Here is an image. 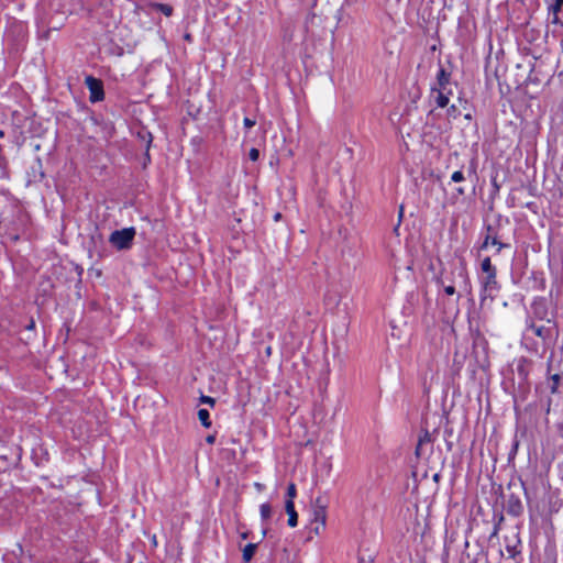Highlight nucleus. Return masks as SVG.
<instances>
[{
	"label": "nucleus",
	"instance_id": "obj_27",
	"mask_svg": "<svg viewBox=\"0 0 563 563\" xmlns=\"http://www.w3.org/2000/svg\"><path fill=\"white\" fill-rule=\"evenodd\" d=\"M429 440H430V439H429V434H428V433H426L423 438H420V439H419V443H418V445H417V454H419L420 446H421L424 442H427V441H429Z\"/></svg>",
	"mask_w": 563,
	"mask_h": 563
},
{
	"label": "nucleus",
	"instance_id": "obj_24",
	"mask_svg": "<svg viewBox=\"0 0 563 563\" xmlns=\"http://www.w3.org/2000/svg\"><path fill=\"white\" fill-rule=\"evenodd\" d=\"M448 114H449L450 117L456 118V117H457V114H459L457 108H456L454 104H452V106L448 109Z\"/></svg>",
	"mask_w": 563,
	"mask_h": 563
},
{
	"label": "nucleus",
	"instance_id": "obj_23",
	"mask_svg": "<svg viewBox=\"0 0 563 563\" xmlns=\"http://www.w3.org/2000/svg\"><path fill=\"white\" fill-rule=\"evenodd\" d=\"M243 124H244V126H245L246 129H251V128H253V126L256 124V122H255V120H253V119H251V118H247V117H246V118H244V120H243Z\"/></svg>",
	"mask_w": 563,
	"mask_h": 563
},
{
	"label": "nucleus",
	"instance_id": "obj_11",
	"mask_svg": "<svg viewBox=\"0 0 563 563\" xmlns=\"http://www.w3.org/2000/svg\"><path fill=\"white\" fill-rule=\"evenodd\" d=\"M481 269L484 275L497 274L496 267L492 264L490 257L488 256L482 260Z\"/></svg>",
	"mask_w": 563,
	"mask_h": 563
},
{
	"label": "nucleus",
	"instance_id": "obj_31",
	"mask_svg": "<svg viewBox=\"0 0 563 563\" xmlns=\"http://www.w3.org/2000/svg\"><path fill=\"white\" fill-rule=\"evenodd\" d=\"M274 218L277 221L280 218V213H276Z\"/></svg>",
	"mask_w": 563,
	"mask_h": 563
},
{
	"label": "nucleus",
	"instance_id": "obj_19",
	"mask_svg": "<svg viewBox=\"0 0 563 563\" xmlns=\"http://www.w3.org/2000/svg\"><path fill=\"white\" fill-rule=\"evenodd\" d=\"M527 360L520 358L518 365H517V372L518 374L526 379L528 377V369L526 368Z\"/></svg>",
	"mask_w": 563,
	"mask_h": 563
},
{
	"label": "nucleus",
	"instance_id": "obj_8",
	"mask_svg": "<svg viewBox=\"0 0 563 563\" xmlns=\"http://www.w3.org/2000/svg\"><path fill=\"white\" fill-rule=\"evenodd\" d=\"M285 510L288 515V526L294 528L298 523V515L295 510V504L291 500H285Z\"/></svg>",
	"mask_w": 563,
	"mask_h": 563
},
{
	"label": "nucleus",
	"instance_id": "obj_17",
	"mask_svg": "<svg viewBox=\"0 0 563 563\" xmlns=\"http://www.w3.org/2000/svg\"><path fill=\"white\" fill-rule=\"evenodd\" d=\"M261 518L266 521L272 517V507L268 503L262 504L260 507Z\"/></svg>",
	"mask_w": 563,
	"mask_h": 563
},
{
	"label": "nucleus",
	"instance_id": "obj_13",
	"mask_svg": "<svg viewBox=\"0 0 563 563\" xmlns=\"http://www.w3.org/2000/svg\"><path fill=\"white\" fill-rule=\"evenodd\" d=\"M151 8L166 16H170L173 14V7L166 3H152Z\"/></svg>",
	"mask_w": 563,
	"mask_h": 563
},
{
	"label": "nucleus",
	"instance_id": "obj_30",
	"mask_svg": "<svg viewBox=\"0 0 563 563\" xmlns=\"http://www.w3.org/2000/svg\"><path fill=\"white\" fill-rule=\"evenodd\" d=\"M456 191L460 194V195H463L464 194V189L462 187L457 188Z\"/></svg>",
	"mask_w": 563,
	"mask_h": 563
},
{
	"label": "nucleus",
	"instance_id": "obj_26",
	"mask_svg": "<svg viewBox=\"0 0 563 563\" xmlns=\"http://www.w3.org/2000/svg\"><path fill=\"white\" fill-rule=\"evenodd\" d=\"M455 287L453 285H448L444 287V292L448 295V296H452L455 294Z\"/></svg>",
	"mask_w": 563,
	"mask_h": 563
},
{
	"label": "nucleus",
	"instance_id": "obj_6",
	"mask_svg": "<svg viewBox=\"0 0 563 563\" xmlns=\"http://www.w3.org/2000/svg\"><path fill=\"white\" fill-rule=\"evenodd\" d=\"M431 93L434 97L437 106L444 108L449 103L452 91L450 88H431Z\"/></svg>",
	"mask_w": 563,
	"mask_h": 563
},
{
	"label": "nucleus",
	"instance_id": "obj_18",
	"mask_svg": "<svg viewBox=\"0 0 563 563\" xmlns=\"http://www.w3.org/2000/svg\"><path fill=\"white\" fill-rule=\"evenodd\" d=\"M563 7V0H553L548 5V13H560Z\"/></svg>",
	"mask_w": 563,
	"mask_h": 563
},
{
	"label": "nucleus",
	"instance_id": "obj_4",
	"mask_svg": "<svg viewBox=\"0 0 563 563\" xmlns=\"http://www.w3.org/2000/svg\"><path fill=\"white\" fill-rule=\"evenodd\" d=\"M313 521L317 523L316 532H319V527L324 529L327 521V507L321 498H317L313 505Z\"/></svg>",
	"mask_w": 563,
	"mask_h": 563
},
{
	"label": "nucleus",
	"instance_id": "obj_25",
	"mask_svg": "<svg viewBox=\"0 0 563 563\" xmlns=\"http://www.w3.org/2000/svg\"><path fill=\"white\" fill-rule=\"evenodd\" d=\"M200 401L210 406H213L216 402L214 399L209 396H201Z\"/></svg>",
	"mask_w": 563,
	"mask_h": 563
},
{
	"label": "nucleus",
	"instance_id": "obj_7",
	"mask_svg": "<svg viewBox=\"0 0 563 563\" xmlns=\"http://www.w3.org/2000/svg\"><path fill=\"white\" fill-rule=\"evenodd\" d=\"M457 278L460 279V287L466 292L471 294L472 285L465 266H461L457 272Z\"/></svg>",
	"mask_w": 563,
	"mask_h": 563
},
{
	"label": "nucleus",
	"instance_id": "obj_1",
	"mask_svg": "<svg viewBox=\"0 0 563 563\" xmlns=\"http://www.w3.org/2000/svg\"><path fill=\"white\" fill-rule=\"evenodd\" d=\"M135 233V229L132 227L122 230H115L110 234L109 242L117 250H128L132 245Z\"/></svg>",
	"mask_w": 563,
	"mask_h": 563
},
{
	"label": "nucleus",
	"instance_id": "obj_33",
	"mask_svg": "<svg viewBox=\"0 0 563 563\" xmlns=\"http://www.w3.org/2000/svg\"><path fill=\"white\" fill-rule=\"evenodd\" d=\"M4 136V133L2 131H0V137H3Z\"/></svg>",
	"mask_w": 563,
	"mask_h": 563
},
{
	"label": "nucleus",
	"instance_id": "obj_14",
	"mask_svg": "<svg viewBox=\"0 0 563 563\" xmlns=\"http://www.w3.org/2000/svg\"><path fill=\"white\" fill-rule=\"evenodd\" d=\"M198 419L205 428L211 427L210 413L207 409L198 410Z\"/></svg>",
	"mask_w": 563,
	"mask_h": 563
},
{
	"label": "nucleus",
	"instance_id": "obj_21",
	"mask_svg": "<svg viewBox=\"0 0 563 563\" xmlns=\"http://www.w3.org/2000/svg\"><path fill=\"white\" fill-rule=\"evenodd\" d=\"M465 179V176L463 174L462 170H456L454 172L452 175H451V180L453 183H460V181H463Z\"/></svg>",
	"mask_w": 563,
	"mask_h": 563
},
{
	"label": "nucleus",
	"instance_id": "obj_12",
	"mask_svg": "<svg viewBox=\"0 0 563 563\" xmlns=\"http://www.w3.org/2000/svg\"><path fill=\"white\" fill-rule=\"evenodd\" d=\"M529 329L541 339H545L550 333V330L544 325H537L534 323H531Z\"/></svg>",
	"mask_w": 563,
	"mask_h": 563
},
{
	"label": "nucleus",
	"instance_id": "obj_20",
	"mask_svg": "<svg viewBox=\"0 0 563 563\" xmlns=\"http://www.w3.org/2000/svg\"><path fill=\"white\" fill-rule=\"evenodd\" d=\"M296 495H297L296 485L294 483H290L287 487L286 500L294 501V499L296 498Z\"/></svg>",
	"mask_w": 563,
	"mask_h": 563
},
{
	"label": "nucleus",
	"instance_id": "obj_28",
	"mask_svg": "<svg viewBox=\"0 0 563 563\" xmlns=\"http://www.w3.org/2000/svg\"><path fill=\"white\" fill-rule=\"evenodd\" d=\"M549 15L551 16V23L552 24H560L561 21L559 19V13H549Z\"/></svg>",
	"mask_w": 563,
	"mask_h": 563
},
{
	"label": "nucleus",
	"instance_id": "obj_5",
	"mask_svg": "<svg viewBox=\"0 0 563 563\" xmlns=\"http://www.w3.org/2000/svg\"><path fill=\"white\" fill-rule=\"evenodd\" d=\"M486 231H487V234H486L484 242L481 246L482 250L487 249L489 245H497V252L499 253L503 249L509 246L508 244L503 243L497 239L492 225H488Z\"/></svg>",
	"mask_w": 563,
	"mask_h": 563
},
{
	"label": "nucleus",
	"instance_id": "obj_15",
	"mask_svg": "<svg viewBox=\"0 0 563 563\" xmlns=\"http://www.w3.org/2000/svg\"><path fill=\"white\" fill-rule=\"evenodd\" d=\"M508 512L514 516H519L522 512V505L519 499H516L515 501H509Z\"/></svg>",
	"mask_w": 563,
	"mask_h": 563
},
{
	"label": "nucleus",
	"instance_id": "obj_10",
	"mask_svg": "<svg viewBox=\"0 0 563 563\" xmlns=\"http://www.w3.org/2000/svg\"><path fill=\"white\" fill-rule=\"evenodd\" d=\"M256 548H257V544H255V543H249L244 547L243 554H242L244 563H249L252 560V558L255 554Z\"/></svg>",
	"mask_w": 563,
	"mask_h": 563
},
{
	"label": "nucleus",
	"instance_id": "obj_16",
	"mask_svg": "<svg viewBox=\"0 0 563 563\" xmlns=\"http://www.w3.org/2000/svg\"><path fill=\"white\" fill-rule=\"evenodd\" d=\"M561 379H562L561 375H559V374H554V375H552L550 377V386H549V388H550L552 394L558 393Z\"/></svg>",
	"mask_w": 563,
	"mask_h": 563
},
{
	"label": "nucleus",
	"instance_id": "obj_29",
	"mask_svg": "<svg viewBox=\"0 0 563 563\" xmlns=\"http://www.w3.org/2000/svg\"><path fill=\"white\" fill-rule=\"evenodd\" d=\"M207 442H208V443H213V442H214V437H213V435H209V437L207 438Z\"/></svg>",
	"mask_w": 563,
	"mask_h": 563
},
{
	"label": "nucleus",
	"instance_id": "obj_2",
	"mask_svg": "<svg viewBox=\"0 0 563 563\" xmlns=\"http://www.w3.org/2000/svg\"><path fill=\"white\" fill-rule=\"evenodd\" d=\"M497 274H487L479 277L481 284V301L482 303L489 299L493 301L499 291V284L496 278Z\"/></svg>",
	"mask_w": 563,
	"mask_h": 563
},
{
	"label": "nucleus",
	"instance_id": "obj_3",
	"mask_svg": "<svg viewBox=\"0 0 563 563\" xmlns=\"http://www.w3.org/2000/svg\"><path fill=\"white\" fill-rule=\"evenodd\" d=\"M86 86L90 91V101L91 102H98L103 100L104 92H103V85L100 79H97L92 76H87L85 79Z\"/></svg>",
	"mask_w": 563,
	"mask_h": 563
},
{
	"label": "nucleus",
	"instance_id": "obj_32",
	"mask_svg": "<svg viewBox=\"0 0 563 563\" xmlns=\"http://www.w3.org/2000/svg\"><path fill=\"white\" fill-rule=\"evenodd\" d=\"M399 217H402V207L400 208Z\"/></svg>",
	"mask_w": 563,
	"mask_h": 563
},
{
	"label": "nucleus",
	"instance_id": "obj_9",
	"mask_svg": "<svg viewBox=\"0 0 563 563\" xmlns=\"http://www.w3.org/2000/svg\"><path fill=\"white\" fill-rule=\"evenodd\" d=\"M451 75L443 67L437 74V86L433 88H449Z\"/></svg>",
	"mask_w": 563,
	"mask_h": 563
},
{
	"label": "nucleus",
	"instance_id": "obj_22",
	"mask_svg": "<svg viewBox=\"0 0 563 563\" xmlns=\"http://www.w3.org/2000/svg\"><path fill=\"white\" fill-rule=\"evenodd\" d=\"M249 157L251 161L256 162L260 157V152L257 148L253 147L249 152Z\"/></svg>",
	"mask_w": 563,
	"mask_h": 563
}]
</instances>
